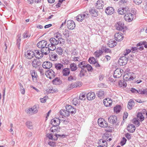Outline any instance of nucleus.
Segmentation results:
<instances>
[{
  "label": "nucleus",
  "instance_id": "1",
  "mask_svg": "<svg viewBox=\"0 0 147 147\" xmlns=\"http://www.w3.org/2000/svg\"><path fill=\"white\" fill-rule=\"evenodd\" d=\"M49 41L50 43L48 45V46L50 47L51 51H53L55 49L56 46L59 44V41L56 39V38H51Z\"/></svg>",
  "mask_w": 147,
  "mask_h": 147
},
{
  "label": "nucleus",
  "instance_id": "2",
  "mask_svg": "<svg viewBox=\"0 0 147 147\" xmlns=\"http://www.w3.org/2000/svg\"><path fill=\"white\" fill-rule=\"evenodd\" d=\"M89 14L88 13L87 11H85L79 15L77 17L76 19L78 21L82 22L84 19L87 18L89 17Z\"/></svg>",
  "mask_w": 147,
  "mask_h": 147
},
{
  "label": "nucleus",
  "instance_id": "3",
  "mask_svg": "<svg viewBox=\"0 0 147 147\" xmlns=\"http://www.w3.org/2000/svg\"><path fill=\"white\" fill-rule=\"evenodd\" d=\"M98 123L99 125L102 127H107L108 126L107 122L102 118L98 119Z\"/></svg>",
  "mask_w": 147,
  "mask_h": 147
},
{
  "label": "nucleus",
  "instance_id": "4",
  "mask_svg": "<svg viewBox=\"0 0 147 147\" xmlns=\"http://www.w3.org/2000/svg\"><path fill=\"white\" fill-rule=\"evenodd\" d=\"M134 74L132 73H129L125 74L123 76V79L127 81L133 80Z\"/></svg>",
  "mask_w": 147,
  "mask_h": 147
},
{
  "label": "nucleus",
  "instance_id": "5",
  "mask_svg": "<svg viewBox=\"0 0 147 147\" xmlns=\"http://www.w3.org/2000/svg\"><path fill=\"white\" fill-rule=\"evenodd\" d=\"M47 76L50 79L54 78L56 76V74L54 71L52 69L48 70L45 73Z\"/></svg>",
  "mask_w": 147,
  "mask_h": 147
},
{
  "label": "nucleus",
  "instance_id": "6",
  "mask_svg": "<svg viewBox=\"0 0 147 147\" xmlns=\"http://www.w3.org/2000/svg\"><path fill=\"white\" fill-rule=\"evenodd\" d=\"M129 11L125 13L124 18L125 20L128 22H130L132 21L134 18V15L132 13L129 12Z\"/></svg>",
  "mask_w": 147,
  "mask_h": 147
},
{
  "label": "nucleus",
  "instance_id": "7",
  "mask_svg": "<svg viewBox=\"0 0 147 147\" xmlns=\"http://www.w3.org/2000/svg\"><path fill=\"white\" fill-rule=\"evenodd\" d=\"M127 58L125 56L121 57L119 60V63L120 65H124L127 63Z\"/></svg>",
  "mask_w": 147,
  "mask_h": 147
},
{
  "label": "nucleus",
  "instance_id": "8",
  "mask_svg": "<svg viewBox=\"0 0 147 147\" xmlns=\"http://www.w3.org/2000/svg\"><path fill=\"white\" fill-rule=\"evenodd\" d=\"M123 72V70L120 69H117L114 73L113 77L115 78H118L122 75Z\"/></svg>",
  "mask_w": 147,
  "mask_h": 147
},
{
  "label": "nucleus",
  "instance_id": "9",
  "mask_svg": "<svg viewBox=\"0 0 147 147\" xmlns=\"http://www.w3.org/2000/svg\"><path fill=\"white\" fill-rule=\"evenodd\" d=\"M82 85L81 82L79 81H77L74 83H72L68 86V89L71 90L74 88L77 87H80Z\"/></svg>",
  "mask_w": 147,
  "mask_h": 147
},
{
  "label": "nucleus",
  "instance_id": "10",
  "mask_svg": "<svg viewBox=\"0 0 147 147\" xmlns=\"http://www.w3.org/2000/svg\"><path fill=\"white\" fill-rule=\"evenodd\" d=\"M67 26L69 29L72 30L75 27V24L73 20H69L67 21Z\"/></svg>",
  "mask_w": 147,
  "mask_h": 147
},
{
  "label": "nucleus",
  "instance_id": "11",
  "mask_svg": "<svg viewBox=\"0 0 147 147\" xmlns=\"http://www.w3.org/2000/svg\"><path fill=\"white\" fill-rule=\"evenodd\" d=\"M50 51H51V49H50V47H49L48 45L47 47L46 46L41 48L40 52L42 53L43 55L44 54L47 55L50 53Z\"/></svg>",
  "mask_w": 147,
  "mask_h": 147
},
{
  "label": "nucleus",
  "instance_id": "12",
  "mask_svg": "<svg viewBox=\"0 0 147 147\" xmlns=\"http://www.w3.org/2000/svg\"><path fill=\"white\" fill-rule=\"evenodd\" d=\"M32 66L35 68H38L41 65V61L38 59H34L32 62Z\"/></svg>",
  "mask_w": 147,
  "mask_h": 147
},
{
  "label": "nucleus",
  "instance_id": "13",
  "mask_svg": "<svg viewBox=\"0 0 147 147\" xmlns=\"http://www.w3.org/2000/svg\"><path fill=\"white\" fill-rule=\"evenodd\" d=\"M33 81L34 82H36L37 81V73L34 70H32L30 71Z\"/></svg>",
  "mask_w": 147,
  "mask_h": 147
},
{
  "label": "nucleus",
  "instance_id": "14",
  "mask_svg": "<svg viewBox=\"0 0 147 147\" xmlns=\"http://www.w3.org/2000/svg\"><path fill=\"white\" fill-rule=\"evenodd\" d=\"M38 112V110L36 106H34L33 107L27 110V112L28 113L31 115L35 114Z\"/></svg>",
  "mask_w": 147,
  "mask_h": 147
},
{
  "label": "nucleus",
  "instance_id": "15",
  "mask_svg": "<svg viewBox=\"0 0 147 147\" xmlns=\"http://www.w3.org/2000/svg\"><path fill=\"white\" fill-rule=\"evenodd\" d=\"M115 38L117 41L122 40L123 38V34L121 32L116 33L114 35Z\"/></svg>",
  "mask_w": 147,
  "mask_h": 147
},
{
  "label": "nucleus",
  "instance_id": "16",
  "mask_svg": "<svg viewBox=\"0 0 147 147\" xmlns=\"http://www.w3.org/2000/svg\"><path fill=\"white\" fill-rule=\"evenodd\" d=\"M66 109L67 110L69 113H71V114H74L76 112V109L70 105L66 106Z\"/></svg>",
  "mask_w": 147,
  "mask_h": 147
},
{
  "label": "nucleus",
  "instance_id": "17",
  "mask_svg": "<svg viewBox=\"0 0 147 147\" xmlns=\"http://www.w3.org/2000/svg\"><path fill=\"white\" fill-rule=\"evenodd\" d=\"M47 42L45 40L39 41L37 44V47L39 48H42L46 47L47 45Z\"/></svg>",
  "mask_w": 147,
  "mask_h": 147
},
{
  "label": "nucleus",
  "instance_id": "18",
  "mask_svg": "<svg viewBox=\"0 0 147 147\" xmlns=\"http://www.w3.org/2000/svg\"><path fill=\"white\" fill-rule=\"evenodd\" d=\"M129 11V8L128 7L125 8H120L118 9V12L119 14L122 15L125 14Z\"/></svg>",
  "mask_w": 147,
  "mask_h": 147
},
{
  "label": "nucleus",
  "instance_id": "19",
  "mask_svg": "<svg viewBox=\"0 0 147 147\" xmlns=\"http://www.w3.org/2000/svg\"><path fill=\"white\" fill-rule=\"evenodd\" d=\"M60 123V119L58 118L53 119L51 121V123L54 126L56 127L59 125Z\"/></svg>",
  "mask_w": 147,
  "mask_h": 147
},
{
  "label": "nucleus",
  "instance_id": "20",
  "mask_svg": "<svg viewBox=\"0 0 147 147\" xmlns=\"http://www.w3.org/2000/svg\"><path fill=\"white\" fill-rule=\"evenodd\" d=\"M52 65L51 63L47 61L44 62L42 64L43 67L45 69H49L51 68Z\"/></svg>",
  "mask_w": 147,
  "mask_h": 147
},
{
  "label": "nucleus",
  "instance_id": "21",
  "mask_svg": "<svg viewBox=\"0 0 147 147\" xmlns=\"http://www.w3.org/2000/svg\"><path fill=\"white\" fill-rule=\"evenodd\" d=\"M124 25L122 22H119L116 24V28L117 30H122L124 29Z\"/></svg>",
  "mask_w": 147,
  "mask_h": 147
},
{
  "label": "nucleus",
  "instance_id": "22",
  "mask_svg": "<svg viewBox=\"0 0 147 147\" xmlns=\"http://www.w3.org/2000/svg\"><path fill=\"white\" fill-rule=\"evenodd\" d=\"M103 102L105 106L109 107L112 104V101L110 98H108L104 99Z\"/></svg>",
  "mask_w": 147,
  "mask_h": 147
},
{
  "label": "nucleus",
  "instance_id": "23",
  "mask_svg": "<svg viewBox=\"0 0 147 147\" xmlns=\"http://www.w3.org/2000/svg\"><path fill=\"white\" fill-rule=\"evenodd\" d=\"M104 4V3L102 1L98 0L97 1L95 4V7L97 9H102L103 6Z\"/></svg>",
  "mask_w": 147,
  "mask_h": 147
},
{
  "label": "nucleus",
  "instance_id": "24",
  "mask_svg": "<svg viewBox=\"0 0 147 147\" xmlns=\"http://www.w3.org/2000/svg\"><path fill=\"white\" fill-rule=\"evenodd\" d=\"M86 95L87 99L90 100L94 99L95 97V93L93 92H91L88 93Z\"/></svg>",
  "mask_w": 147,
  "mask_h": 147
},
{
  "label": "nucleus",
  "instance_id": "25",
  "mask_svg": "<svg viewBox=\"0 0 147 147\" xmlns=\"http://www.w3.org/2000/svg\"><path fill=\"white\" fill-rule=\"evenodd\" d=\"M105 12L107 15H111L114 12V9L112 7H108L105 9Z\"/></svg>",
  "mask_w": 147,
  "mask_h": 147
},
{
  "label": "nucleus",
  "instance_id": "26",
  "mask_svg": "<svg viewBox=\"0 0 147 147\" xmlns=\"http://www.w3.org/2000/svg\"><path fill=\"white\" fill-rule=\"evenodd\" d=\"M117 117L115 115H112L110 116L108 118L109 121L111 123L114 124L117 121Z\"/></svg>",
  "mask_w": 147,
  "mask_h": 147
},
{
  "label": "nucleus",
  "instance_id": "27",
  "mask_svg": "<svg viewBox=\"0 0 147 147\" xmlns=\"http://www.w3.org/2000/svg\"><path fill=\"white\" fill-rule=\"evenodd\" d=\"M34 56L36 58L38 59L41 58L43 57V55L42 53L40 52L39 50H37L34 51Z\"/></svg>",
  "mask_w": 147,
  "mask_h": 147
},
{
  "label": "nucleus",
  "instance_id": "28",
  "mask_svg": "<svg viewBox=\"0 0 147 147\" xmlns=\"http://www.w3.org/2000/svg\"><path fill=\"white\" fill-rule=\"evenodd\" d=\"M70 73L69 69L67 68H63L61 72L63 76H69Z\"/></svg>",
  "mask_w": 147,
  "mask_h": 147
},
{
  "label": "nucleus",
  "instance_id": "29",
  "mask_svg": "<svg viewBox=\"0 0 147 147\" xmlns=\"http://www.w3.org/2000/svg\"><path fill=\"white\" fill-rule=\"evenodd\" d=\"M34 52L32 51H28L27 53L25 54L26 57L29 59H30L33 58L34 56Z\"/></svg>",
  "mask_w": 147,
  "mask_h": 147
},
{
  "label": "nucleus",
  "instance_id": "30",
  "mask_svg": "<svg viewBox=\"0 0 147 147\" xmlns=\"http://www.w3.org/2000/svg\"><path fill=\"white\" fill-rule=\"evenodd\" d=\"M60 115L62 116H63L65 117H67L69 116V113H68L67 110H61L59 112Z\"/></svg>",
  "mask_w": 147,
  "mask_h": 147
},
{
  "label": "nucleus",
  "instance_id": "31",
  "mask_svg": "<svg viewBox=\"0 0 147 147\" xmlns=\"http://www.w3.org/2000/svg\"><path fill=\"white\" fill-rule=\"evenodd\" d=\"M135 129V126L132 124H130L127 127L128 131L130 133H133Z\"/></svg>",
  "mask_w": 147,
  "mask_h": 147
},
{
  "label": "nucleus",
  "instance_id": "32",
  "mask_svg": "<svg viewBox=\"0 0 147 147\" xmlns=\"http://www.w3.org/2000/svg\"><path fill=\"white\" fill-rule=\"evenodd\" d=\"M89 12L90 14L92 15V16L96 17L98 15V12L94 8L91 9L89 10Z\"/></svg>",
  "mask_w": 147,
  "mask_h": 147
},
{
  "label": "nucleus",
  "instance_id": "33",
  "mask_svg": "<svg viewBox=\"0 0 147 147\" xmlns=\"http://www.w3.org/2000/svg\"><path fill=\"white\" fill-rule=\"evenodd\" d=\"M49 57L53 61L56 60L58 58L57 54L54 52H52L50 54Z\"/></svg>",
  "mask_w": 147,
  "mask_h": 147
},
{
  "label": "nucleus",
  "instance_id": "34",
  "mask_svg": "<svg viewBox=\"0 0 147 147\" xmlns=\"http://www.w3.org/2000/svg\"><path fill=\"white\" fill-rule=\"evenodd\" d=\"M87 63L85 61H83L79 63L78 66L80 69H85V67Z\"/></svg>",
  "mask_w": 147,
  "mask_h": 147
},
{
  "label": "nucleus",
  "instance_id": "35",
  "mask_svg": "<svg viewBox=\"0 0 147 147\" xmlns=\"http://www.w3.org/2000/svg\"><path fill=\"white\" fill-rule=\"evenodd\" d=\"M117 44V42L114 40L111 39L109 40L108 45L110 47L112 48L115 46Z\"/></svg>",
  "mask_w": 147,
  "mask_h": 147
},
{
  "label": "nucleus",
  "instance_id": "36",
  "mask_svg": "<svg viewBox=\"0 0 147 147\" xmlns=\"http://www.w3.org/2000/svg\"><path fill=\"white\" fill-rule=\"evenodd\" d=\"M70 69L71 71H76L78 69L77 65L74 63H71L70 65Z\"/></svg>",
  "mask_w": 147,
  "mask_h": 147
},
{
  "label": "nucleus",
  "instance_id": "37",
  "mask_svg": "<svg viewBox=\"0 0 147 147\" xmlns=\"http://www.w3.org/2000/svg\"><path fill=\"white\" fill-rule=\"evenodd\" d=\"M86 72L87 71L85 69H81L78 76L80 78H82L85 76Z\"/></svg>",
  "mask_w": 147,
  "mask_h": 147
},
{
  "label": "nucleus",
  "instance_id": "38",
  "mask_svg": "<svg viewBox=\"0 0 147 147\" xmlns=\"http://www.w3.org/2000/svg\"><path fill=\"white\" fill-rule=\"evenodd\" d=\"M55 68L57 70H60L64 68L63 65L61 63H56L55 64Z\"/></svg>",
  "mask_w": 147,
  "mask_h": 147
},
{
  "label": "nucleus",
  "instance_id": "39",
  "mask_svg": "<svg viewBox=\"0 0 147 147\" xmlns=\"http://www.w3.org/2000/svg\"><path fill=\"white\" fill-rule=\"evenodd\" d=\"M52 82L54 84L58 85L61 83V81L59 78L57 77L52 81Z\"/></svg>",
  "mask_w": 147,
  "mask_h": 147
},
{
  "label": "nucleus",
  "instance_id": "40",
  "mask_svg": "<svg viewBox=\"0 0 147 147\" xmlns=\"http://www.w3.org/2000/svg\"><path fill=\"white\" fill-rule=\"evenodd\" d=\"M103 53V51H102V49H100L96 51L95 52L94 55L96 57H98L102 54Z\"/></svg>",
  "mask_w": 147,
  "mask_h": 147
},
{
  "label": "nucleus",
  "instance_id": "41",
  "mask_svg": "<svg viewBox=\"0 0 147 147\" xmlns=\"http://www.w3.org/2000/svg\"><path fill=\"white\" fill-rule=\"evenodd\" d=\"M96 94L98 97L101 98L105 96V94L104 91L102 90H100L97 92Z\"/></svg>",
  "mask_w": 147,
  "mask_h": 147
},
{
  "label": "nucleus",
  "instance_id": "42",
  "mask_svg": "<svg viewBox=\"0 0 147 147\" xmlns=\"http://www.w3.org/2000/svg\"><path fill=\"white\" fill-rule=\"evenodd\" d=\"M27 127L30 129H32L33 128V124L30 121H28L26 123Z\"/></svg>",
  "mask_w": 147,
  "mask_h": 147
},
{
  "label": "nucleus",
  "instance_id": "43",
  "mask_svg": "<svg viewBox=\"0 0 147 147\" xmlns=\"http://www.w3.org/2000/svg\"><path fill=\"white\" fill-rule=\"evenodd\" d=\"M47 136L49 139L52 140H57V137H54L53 134H47Z\"/></svg>",
  "mask_w": 147,
  "mask_h": 147
},
{
  "label": "nucleus",
  "instance_id": "44",
  "mask_svg": "<svg viewBox=\"0 0 147 147\" xmlns=\"http://www.w3.org/2000/svg\"><path fill=\"white\" fill-rule=\"evenodd\" d=\"M72 102L75 105H79L80 103L79 100L77 98H75L73 99Z\"/></svg>",
  "mask_w": 147,
  "mask_h": 147
},
{
  "label": "nucleus",
  "instance_id": "45",
  "mask_svg": "<svg viewBox=\"0 0 147 147\" xmlns=\"http://www.w3.org/2000/svg\"><path fill=\"white\" fill-rule=\"evenodd\" d=\"M124 80L123 81L120 80L119 82V86L121 87L123 86L124 87H125L127 86V84L126 82Z\"/></svg>",
  "mask_w": 147,
  "mask_h": 147
},
{
  "label": "nucleus",
  "instance_id": "46",
  "mask_svg": "<svg viewBox=\"0 0 147 147\" xmlns=\"http://www.w3.org/2000/svg\"><path fill=\"white\" fill-rule=\"evenodd\" d=\"M121 110V106L119 105H117L114 108V112L116 113H119Z\"/></svg>",
  "mask_w": 147,
  "mask_h": 147
},
{
  "label": "nucleus",
  "instance_id": "47",
  "mask_svg": "<svg viewBox=\"0 0 147 147\" xmlns=\"http://www.w3.org/2000/svg\"><path fill=\"white\" fill-rule=\"evenodd\" d=\"M57 53L60 55H62L63 54V50L61 47H58L56 49Z\"/></svg>",
  "mask_w": 147,
  "mask_h": 147
},
{
  "label": "nucleus",
  "instance_id": "48",
  "mask_svg": "<svg viewBox=\"0 0 147 147\" xmlns=\"http://www.w3.org/2000/svg\"><path fill=\"white\" fill-rule=\"evenodd\" d=\"M57 91L58 90L56 88H53L52 87H50L48 91V92L50 93H53Z\"/></svg>",
  "mask_w": 147,
  "mask_h": 147
},
{
  "label": "nucleus",
  "instance_id": "49",
  "mask_svg": "<svg viewBox=\"0 0 147 147\" xmlns=\"http://www.w3.org/2000/svg\"><path fill=\"white\" fill-rule=\"evenodd\" d=\"M137 90V93H138L139 94H147V88L145 90H143L141 89H139Z\"/></svg>",
  "mask_w": 147,
  "mask_h": 147
},
{
  "label": "nucleus",
  "instance_id": "50",
  "mask_svg": "<svg viewBox=\"0 0 147 147\" xmlns=\"http://www.w3.org/2000/svg\"><path fill=\"white\" fill-rule=\"evenodd\" d=\"M137 117L140 119L141 121H142L144 119V117L141 113H138Z\"/></svg>",
  "mask_w": 147,
  "mask_h": 147
},
{
  "label": "nucleus",
  "instance_id": "51",
  "mask_svg": "<svg viewBox=\"0 0 147 147\" xmlns=\"http://www.w3.org/2000/svg\"><path fill=\"white\" fill-rule=\"evenodd\" d=\"M134 103L133 101L129 102L127 105V107L128 109H131L132 107L134 106Z\"/></svg>",
  "mask_w": 147,
  "mask_h": 147
},
{
  "label": "nucleus",
  "instance_id": "52",
  "mask_svg": "<svg viewBox=\"0 0 147 147\" xmlns=\"http://www.w3.org/2000/svg\"><path fill=\"white\" fill-rule=\"evenodd\" d=\"M88 61L90 64H94L96 61L94 58L91 57L89 58Z\"/></svg>",
  "mask_w": 147,
  "mask_h": 147
},
{
  "label": "nucleus",
  "instance_id": "53",
  "mask_svg": "<svg viewBox=\"0 0 147 147\" xmlns=\"http://www.w3.org/2000/svg\"><path fill=\"white\" fill-rule=\"evenodd\" d=\"M85 68H86L87 70L89 71H92L93 69L92 67L87 63L85 67Z\"/></svg>",
  "mask_w": 147,
  "mask_h": 147
},
{
  "label": "nucleus",
  "instance_id": "54",
  "mask_svg": "<svg viewBox=\"0 0 147 147\" xmlns=\"http://www.w3.org/2000/svg\"><path fill=\"white\" fill-rule=\"evenodd\" d=\"M30 36V35L29 34L28 32L27 31H26L23 34V37L24 38H29Z\"/></svg>",
  "mask_w": 147,
  "mask_h": 147
},
{
  "label": "nucleus",
  "instance_id": "55",
  "mask_svg": "<svg viewBox=\"0 0 147 147\" xmlns=\"http://www.w3.org/2000/svg\"><path fill=\"white\" fill-rule=\"evenodd\" d=\"M133 121L134 123L136 125H137V126H139L140 125V122H139L138 119L135 118L133 119Z\"/></svg>",
  "mask_w": 147,
  "mask_h": 147
},
{
  "label": "nucleus",
  "instance_id": "56",
  "mask_svg": "<svg viewBox=\"0 0 147 147\" xmlns=\"http://www.w3.org/2000/svg\"><path fill=\"white\" fill-rule=\"evenodd\" d=\"M101 49L102 51H104L105 53H110L111 51V50L110 49L107 48L105 47H102Z\"/></svg>",
  "mask_w": 147,
  "mask_h": 147
},
{
  "label": "nucleus",
  "instance_id": "57",
  "mask_svg": "<svg viewBox=\"0 0 147 147\" xmlns=\"http://www.w3.org/2000/svg\"><path fill=\"white\" fill-rule=\"evenodd\" d=\"M63 34L66 38H68L69 37L68 31L67 30L65 29L64 30V31L63 32Z\"/></svg>",
  "mask_w": 147,
  "mask_h": 147
},
{
  "label": "nucleus",
  "instance_id": "58",
  "mask_svg": "<svg viewBox=\"0 0 147 147\" xmlns=\"http://www.w3.org/2000/svg\"><path fill=\"white\" fill-rule=\"evenodd\" d=\"M85 94H83V93L82 94H81L79 97V99L82 100H85Z\"/></svg>",
  "mask_w": 147,
  "mask_h": 147
},
{
  "label": "nucleus",
  "instance_id": "59",
  "mask_svg": "<svg viewBox=\"0 0 147 147\" xmlns=\"http://www.w3.org/2000/svg\"><path fill=\"white\" fill-rule=\"evenodd\" d=\"M127 141V139L125 138L124 137H123L121 141V146H123L126 143V142Z\"/></svg>",
  "mask_w": 147,
  "mask_h": 147
},
{
  "label": "nucleus",
  "instance_id": "60",
  "mask_svg": "<svg viewBox=\"0 0 147 147\" xmlns=\"http://www.w3.org/2000/svg\"><path fill=\"white\" fill-rule=\"evenodd\" d=\"M138 48L137 47H132L131 51H132V52L134 53L136 52H138Z\"/></svg>",
  "mask_w": 147,
  "mask_h": 147
},
{
  "label": "nucleus",
  "instance_id": "61",
  "mask_svg": "<svg viewBox=\"0 0 147 147\" xmlns=\"http://www.w3.org/2000/svg\"><path fill=\"white\" fill-rule=\"evenodd\" d=\"M20 37H19L18 39H17L16 41V45L18 47L19 49L20 47V44L21 38H20Z\"/></svg>",
  "mask_w": 147,
  "mask_h": 147
},
{
  "label": "nucleus",
  "instance_id": "62",
  "mask_svg": "<svg viewBox=\"0 0 147 147\" xmlns=\"http://www.w3.org/2000/svg\"><path fill=\"white\" fill-rule=\"evenodd\" d=\"M125 136L128 140H129L131 138V135L128 133L125 134Z\"/></svg>",
  "mask_w": 147,
  "mask_h": 147
},
{
  "label": "nucleus",
  "instance_id": "63",
  "mask_svg": "<svg viewBox=\"0 0 147 147\" xmlns=\"http://www.w3.org/2000/svg\"><path fill=\"white\" fill-rule=\"evenodd\" d=\"M127 1V0H120L119 3V5H122L124 3H126Z\"/></svg>",
  "mask_w": 147,
  "mask_h": 147
},
{
  "label": "nucleus",
  "instance_id": "64",
  "mask_svg": "<svg viewBox=\"0 0 147 147\" xmlns=\"http://www.w3.org/2000/svg\"><path fill=\"white\" fill-rule=\"evenodd\" d=\"M134 2L135 4L139 5L142 2V0H134Z\"/></svg>",
  "mask_w": 147,
  "mask_h": 147
}]
</instances>
